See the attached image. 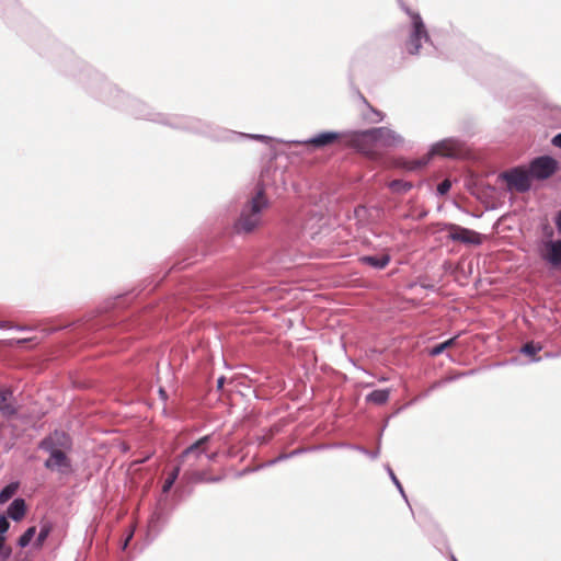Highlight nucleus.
Returning a JSON list of instances; mask_svg holds the SVG:
<instances>
[{
    "mask_svg": "<svg viewBox=\"0 0 561 561\" xmlns=\"http://www.w3.org/2000/svg\"><path fill=\"white\" fill-rule=\"evenodd\" d=\"M79 80L85 85V89L92 96L137 119H145L169 126L173 129L202 135L215 141L255 139L268 142L271 140V137L265 135L238 133L194 116L157 112L145 102L121 91L117 87L108 82L102 73L92 68H85L81 72Z\"/></svg>",
    "mask_w": 561,
    "mask_h": 561,
    "instance_id": "1",
    "label": "nucleus"
},
{
    "mask_svg": "<svg viewBox=\"0 0 561 561\" xmlns=\"http://www.w3.org/2000/svg\"><path fill=\"white\" fill-rule=\"evenodd\" d=\"M285 185L283 172L276 167H265L255 184V193L243 204L239 216L233 221L232 231L238 236H245L254 232L263 225V211L266 210L271 202L266 191L277 187V181Z\"/></svg>",
    "mask_w": 561,
    "mask_h": 561,
    "instance_id": "2",
    "label": "nucleus"
},
{
    "mask_svg": "<svg viewBox=\"0 0 561 561\" xmlns=\"http://www.w3.org/2000/svg\"><path fill=\"white\" fill-rule=\"evenodd\" d=\"M400 8L411 18V31L405 42V48L410 55H417L422 42L431 44L427 28L420 13L412 11L402 0H398Z\"/></svg>",
    "mask_w": 561,
    "mask_h": 561,
    "instance_id": "3",
    "label": "nucleus"
},
{
    "mask_svg": "<svg viewBox=\"0 0 561 561\" xmlns=\"http://www.w3.org/2000/svg\"><path fill=\"white\" fill-rule=\"evenodd\" d=\"M499 179L507 184V191H516L518 193H527L531 190V176L524 165L513 167L499 174Z\"/></svg>",
    "mask_w": 561,
    "mask_h": 561,
    "instance_id": "4",
    "label": "nucleus"
},
{
    "mask_svg": "<svg viewBox=\"0 0 561 561\" xmlns=\"http://www.w3.org/2000/svg\"><path fill=\"white\" fill-rule=\"evenodd\" d=\"M354 138H363L374 144L397 147L403 144V138L388 127H374L354 134Z\"/></svg>",
    "mask_w": 561,
    "mask_h": 561,
    "instance_id": "5",
    "label": "nucleus"
},
{
    "mask_svg": "<svg viewBox=\"0 0 561 561\" xmlns=\"http://www.w3.org/2000/svg\"><path fill=\"white\" fill-rule=\"evenodd\" d=\"M528 171L533 180L545 181L559 169V162L551 156L542 154L530 160Z\"/></svg>",
    "mask_w": 561,
    "mask_h": 561,
    "instance_id": "6",
    "label": "nucleus"
},
{
    "mask_svg": "<svg viewBox=\"0 0 561 561\" xmlns=\"http://www.w3.org/2000/svg\"><path fill=\"white\" fill-rule=\"evenodd\" d=\"M463 142L458 138H445L433 144L428 150L430 156H442L445 158L455 159L461 154Z\"/></svg>",
    "mask_w": 561,
    "mask_h": 561,
    "instance_id": "7",
    "label": "nucleus"
},
{
    "mask_svg": "<svg viewBox=\"0 0 561 561\" xmlns=\"http://www.w3.org/2000/svg\"><path fill=\"white\" fill-rule=\"evenodd\" d=\"M445 229L449 230L448 238L451 241L461 242L465 244H481L480 233L468 228L458 226L456 224H445Z\"/></svg>",
    "mask_w": 561,
    "mask_h": 561,
    "instance_id": "8",
    "label": "nucleus"
},
{
    "mask_svg": "<svg viewBox=\"0 0 561 561\" xmlns=\"http://www.w3.org/2000/svg\"><path fill=\"white\" fill-rule=\"evenodd\" d=\"M44 467L48 470H57L61 474L72 470L71 460L62 449L49 455V458L44 461Z\"/></svg>",
    "mask_w": 561,
    "mask_h": 561,
    "instance_id": "9",
    "label": "nucleus"
},
{
    "mask_svg": "<svg viewBox=\"0 0 561 561\" xmlns=\"http://www.w3.org/2000/svg\"><path fill=\"white\" fill-rule=\"evenodd\" d=\"M170 514L160 505L154 510L148 520V536L153 540L169 522Z\"/></svg>",
    "mask_w": 561,
    "mask_h": 561,
    "instance_id": "10",
    "label": "nucleus"
},
{
    "mask_svg": "<svg viewBox=\"0 0 561 561\" xmlns=\"http://www.w3.org/2000/svg\"><path fill=\"white\" fill-rule=\"evenodd\" d=\"M342 136H343L342 133L327 130V131H321L305 141H297V144L310 145L314 148L321 149V148H324L327 146L334 144Z\"/></svg>",
    "mask_w": 561,
    "mask_h": 561,
    "instance_id": "11",
    "label": "nucleus"
},
{
    "mask_svg": "<svg viewBox=\"0 0 561 561\" xmlns=\"http://www.w3.org/2000/svg\"><path fill=\"white\" fill-rule=\"evenodd\" d=\"M546 254L542 259L554 267H561V240H550L546 243Z\"/></svg>",
    "mask_w": 561,
    "mask_h": 561,
    "instance_id": "12",
    "label": "nucleus"
},
{
    "mask_svg": "<svg viewBox=\"0 0 561 561\" xmlns=\"http://www.w3.org/2000/svg\"><path fill=\"white\" fill-rule=\"evenodd\" d=\"M211 436L205 435L197 439L195 443L186 447L181 455L179 456L180 461L183 463L193 453H196L197 456H203L206 454V450L202 447L210 442Z\"/></svg>",
    "mask_w": 561,
    "mask_h": 561,
    "instance_id": "13",
    "label": "nucleus"
},
{
    "mask_svg": "<svg viewBox=\"0 0 561 561\" xmlns=\"http://www.w3.org/2000/svg\"><path fill=\"white\" fill-rule=\"evenodd\" d=\"M25 512H26V503H25L24 499L16 497L8 506L7 517H10L14 522H19L24 517Z\"/></svg>",
    "mask_w": 561,
    "mask_h": 561,
    "instance_id": "14",
    "label": "nucleus"
},
{
    "mask_svg": "<svg viewBox=\"0 0 561 561\" xmlns=\"http://www.w3.org/2000/svg\"><path fill=\"white\" fill-rule=\"evenodd\" d=\"M390 255L385 253L381 255H364L359 259L360 263L368 265L375 270H383L390 263Z\"/></svg>",
    "mask_w": 561,
    "mask_h": 561,
    "instance_id": "15",
    "label": "nucleus"
},
{
    "mask_svg": "<svg viewBox=\"0 0 561 561\" xmlns=\"http://www.w3.org/2000/svg\"><path fill=\"white\" fill-rule=\"evenodd\" d=\"M432 157L430 156V152H427L425 156H423L422 158H419V159H404L400 162V167L403 168L404 170L407 171H419V170H422L423 168H425L430 161H431Z\"/></svg>",
    "mask_w": 561,
    "mask_h": 561,
    "instance_id": "16",
    "label": "nucleus"
},
{
    "mask_svg": "<svg viewBox=\"0 0 561 561\" xmlns=\"http://www.w3.org/2000/svg\"><path fill=\"white\" fill-rule=\"evenodd\" d=\"M541 350H542L541 343L530 341V342L525 343L520 347L519 352H520V354L528 356L530 363H538L541 360V357H537L536 355Z\"/></svg>",
    "mask_w": 561,
    "mask_h": 561,
    "instance_id": "17",
    "label": "nucleus"
},
{
    "mask_svg": "<svg viewBox=\"0 0 561 561\" xmlns=\"http://www.w3.org/2000/svg\"><path fill=\"white\" fill-rule=\"evenodd\" d=\"M390 397V390L389 389H376L366 394L365 400L368 403H374L376 405H382L385 404Z\"/></svg>",
    "mask_w": 561,
    "mask_h": 561,
    "instance_id": "18",
    "label": "nucleus"
},
{
    "mask_svg": "<svg viewBox=\"0 0 561 561\" xmlns=\"http://www.w3.org/2000/svg\"><path fill=\"white\" fill-rule=\"evenodd\" d=\"M10 397H12L10 389L0 390V412L4 416H12L16 413L15 408L7 402Z\"/></svg>",
    "mask_w": 561,
    "mask_h": 561,
    "instance_id": "19",
    "label": "nucleus"
},
{
    "mask_svg": "<svg viewBox=\"0 0 561 561\" xmlns=\"http://www.w3.org/2000/svg\"><path fill=\"white\" fill-rule=\"evenodd\" d=\"M53 440L57 444L59 448H70L71 438L64 431L55 430L51 434H49Z\"/></svg>",
    "mask_w": 561,
    "mask_h": 561,
    "instance_id": "20",
    "label": "nucleus"
},
{
    "mask_svg": "<svg viewBox=\"0 0 561 561\" xmlns=\"http://www.w3.org/2000/svg\"><path fill=\"white\" fill-rule=\"evenodd\" d=\"M181 472V465H176L173 470L169 473L168 478L164 480L162 485V495H167L170 490L172 489L174 482L179 478V474Z\"/></svg>",
    "mask_w": 561,
    "mask_h": 561,
    "instance_id": "21",
    "label": "nucleus"
},
{
    "mask_svg": "<svg viewBox=\"0 0 561 561\" xmlns=\"http://www.w3.org/2000/svg\"><path fill=\"white\" fill-rule=\"evenodd\" d=\"M51 530H53L51 523H49V522L41 523V528H39V531H38L37 537L35 539V546L36 547H42L44 545L45 540L50 535Z\"/></svg>",
    "mask_w": 561,
    "mask_h": 561,
    "instance_id": "22",
    "label": "nucleus"
},
{
    "mask_svg": "<svg viewBox=\"0 0 561 561\" xmlns=\"http://www.w3.org/2000/svg\"><path fill=\"white\" fill-rule=\"evenodd\" d=\"M412 187H413V185H412V183H411V182L403 181V180H392V181L389 183V188H390L393 193H398V194H405V193H408Z\"/></svg>",
    "mask_w": 561,
    "mask_h": 561,
    "instance_id": "23",
    "label": "nucleus"
},
{
    "mask_svg": "<svg viewBox=\"0 0 561 561\" xmlns=\"http://www.w3.org/2000/svg\"><path fill=\"white\" fill-rule=\"evenodd\" d=\"M18 488V482H11L3 486L0 491V504H4L5 502H8L14 495Z\"/></svg>",
    "mask_w": 561,
    "mask_h": 561,
    "instance_id": "24",
    "label": "nucleus"
},
{
    "mask_svg": "<svg viewBox=\"0 0 561 561\" xmlns=\"http://www.w3.org/2000/svg\"><path fill=\"white\" fill-rule=\"evenodd\" d=\"M36 534V527L31 526L24 530V533L19 537L18 539V546L20 548H25L30 545L32 539L34 538Z\"/></svg>",
    "mask_w": 561,
    "mask_h": 561,
    "instance_id": "25",
    "label": "nucleus"
},
{
    "mask_svg": "<svg viewBox=\"0 0 561 561\" xmlns=\"http://www.w3.org/2000/svg\"><path fill=\"white\" fill-rule=\"evenodd\" d=\"M456 340H457V336H454V337H450V339L446 340L445 342H442V343H438V344L434 345L430 350V355L431 356H438V355H440L446 348L453 346L456 343Z\"/></svg>",
    "mask_w": 561,
    "mask_h": 561,
    "instance_id": "26",
    "label": "nucleus"
},
{
    "mask_svg": "<svg viewBox=\"0 0 561 561\" xmlns=\"http://www.w3.org/2000/svg\"><path fill=\"white\" fill-rule=\"evenodd\" d=\"M38 448L43 451H46L48 453L49 455H51L54 451H58L60 448L57 446V444L53 440L51 436L48 435L46 437H44L39 444H38Z\"/></svg>",
    "mask_w": 561,
    "mask_h": 561,
    "instance_id": "27",
    "label": "nucleus"
},
{
    "mask_svg": "<svg viewBox=\"0 0 561 561\" xmlns=\"http://www.w3.org/2000/svg\"><path fill=\"white\" fill-rule=\"evenodd\" d=\"M364 119L368 123L376 124L383 119V114L367 104V112L364 113Z\"/></svg>",
    "mask_w": 561,
    "mask_h": 561,
    "instance_id": "28",
    "label": "nucleus"
},
{
    "mask_svg": "<svg viewBox=\"0 0 561 561\" xmlns=\"http://www.w3.org/2000/svg\"><path fill=\"white\" fill-rule=\"evenodd\" d=\"M381 436H382V433H380V435L378 437L377 447L375 450H368L367 448H365L360 445H356L355 450L359 451L363 455L368 456L373 460L377 459L380 455Z\"/></svg>",
    "mask_w": 561,
    "mask_h": 561,
    "instance_id": "29",
    "label": "nucleus"
},
{
    "mask_svg": "<svg viewBox=\"0 0 561 561\" xmlns=\"http://www.w3.org/2000/svg\"><path fill=\"white\" fill-rule=\"evenodd\" d=\"M386 470H387L391 481L393 482V484L396 485V488L402 495V497L407 501L408 499H407L405 492L403 490V486L389 465L386 466Z\"/></svg>",
    "mask_w": 561,
    "mask_h": 561,
    "instance_id": "30",
    "label": "nucleus"
},
{
    "mask_svg": "<svg viewBox=\"0 0 561 561\" xmlns=\"http://www.w3.org/2000/svg\"><path fill=\"white\" fill-rule=\"evenodd\" d=\"M451 187V182L449 180H444L440 183H438L436 187V193L439 196H443L449 192Z\"/></svg>",
    "mask_w": 561,
    "mask_h": 561,
    "instance_id": "31",
    "label": "nucleus"
},
{
    "mask_svg": "<svg viewBox=\"0 0 561 561\" xmlns=\"http://www.w3.org/2000/svg\"><path fill=\"white\" fill-rule=\"evenodd\" d=\"M451 380H455V377H449L447 379L437 380V381L433 382L431 385V387L427 389V391L422 397H427L432 391L440 388L444 383H446L447 381H451Z\"/></svg>",
    "mask_w": 561,
    "mask_h": 561,
    "instance_id": "32",
    "label": "nucleus"
},
{
    "mask_svg": "<svg viewBox=\"0 0 561 561\" xmlns=\"http://www.w3.org/2000/svg\"><path fill=\"white\" fill-rule=\"evenodd\" d=\"M10 528V523L8 520L7 515L1 514L0 515V537H5V533Z\"/></svg>",
    "mask_w": 561,
    "mask_h": 561,
    "instance_id": "33",
    "label": "nucleus"
},
{
    "mask_svg": "<svg viewBox=\"0 0 561 561\" xmlns=\"http://www.w3.org/2000/svg\"><path fill=\"white\" fill-rule=\"evenodd\" d=\"M201 457L202 456H197L196 453H193L183 463L180 461L179 458H178V461H179V465H181V467L187 463L190 468H194L196 466V461Z\"/></svg>",
    "mask_w": 561,
    "mask_h": 561,
    "instance_id": "34",
    "label": "nucleus"
},
{
    "mask_svg": "<svg viewBox=\"0 0 561 561\" xmlns=\"http://www.w3.org/2000/svg\"><path fill=\"white\" fill-rule=\"evenodd\" d=\"M331 446H332V449L344 448V449H351V450H355V447H356L355 444L345 443V442L331 443Z\"/></svg>",
    "mask_w": 561,
    "mask_h": 561,
    "instance_id": "35",
    "label": "nucleus"
},
{
    "mask_svg": "<svg viewBox=\"0 0 561 561\" xmlns=\"http://www.w3.org/2000/svg\"><path fill=\"white\" fill-rule=\"evenodd\" d=\"M327 449H332L331 443H329V444H317V445L309 446L310 453L321 451V450H327Z\"/></svg>",
    "mask_w": 561,
    "mask_h": 561,
    "instance_id": "36",
    "label": "nucleus"
},
{
    "mask_svg": "<svg viewBox=\"0 0 561 561\" xmlns=\"http://www.w3.org/2000/svg\"><path fill=\"white\" fill-rule=\"evenodd\" d=\"M427 215H428V210L427 209H421L415 215H411V216L408 215L407 218H412L414 220L421 221L425 217H427Z\"/></svg>",
    "mask_w": 561,
    "mask_h": 561,
    "instance_id": "37",
    "label": "nucleus"
},
{
    "mask_svg": "<svg viewBox=\"0 0 561 561\" xmlns=\"http://www.w3.org/2000/svg\"><path fill=\"white\" fill-rule=\"evenodd\" d=\"M308 453H310L309 446L308 447H299V448H296V449L289 451V456H290V458H294V457H297V456H300L304 454H308Z\"/></svg>",
    "mask_w": 561,
    "mask_h": 561,
    "instance_id": "38",
    "label": "nucleus"
},
{
    "mask_svg": "<svg viewBox=\"0 0 561 561\" xmlns=\"http://www.w3.org/2000/svg\"><path fill=\"white\" fill-rule=\"evenodd\" d=\"M112 324H113V322L110 319H103L100 322L93 324V328L101 329V328H104L106 325H112Z\"/></svg>",
    "mask_w": 561,
    "mask_h": 561,
    "instance_id": "39",
    "label": "nucleus"
},
{
    "mask_svg": "<svg viewBox=\"0 0 561 561\" xmlns=\"http://www.w3.org/2000/svg\"><path fill=\"white\" fill-rule=\"evenodd\" d=\"M554 224L559 233H561V209L556 214Z\"/></svg>",
    "mask_w": 561,
    "mask_h": 561,
    "instance_id": "40",
    "label": "nucleus"
},
{
    "mask_svg": "<svg viewBox=\"0 0 561 561\" xmlns=\"http://www.w3.org/2000/svg\"><path fill=\"white\" fill-rule=\"evenodd\" d=\"M14 0H0V13H3L4 9L13 4Z\"/></svg>",
    "mask_w": 561,
    "mask_h": 561,
    "instance_id": "41",
    "label": "nucleus"
},
{
    "mask_svg": "<svg viewBox=\"0 0 561 561\" xmlns=\"http://www.w3.org/2000/svg\"><path fill=\"white\" fill-rule=\"evenodd\" d=\"M552 145L561 149V133H558L551 140Z\"/></svg>",
    "mask_w": 561,
    "mask_h": 561,
    "instance_id": "42",
    "label": "nucleus"
},
{
    "mask_svg": "<svg viewBox=\"0 0 561 561\" xmlns=\"http://www.w3.org/2000/svg\"><path fill=\"white\" fill-rule=\"evenodd\" d=\"M288 459H291L290 456H289V453H283V454L278 455L276 457L277 463L280 462V461L288 460Z\"/></svg>",
    "mask_w": 561,
    "mask_h": 561,
    "instance_id": "43",
    "label": "nucleus"
},
{
    "mask_svg": "<svg viewBox=\"0 0 561 561\" xmlns=\"http://www.w3.org/2000/svg\"><path fill=\"white\" fill-rule=\"evenodd\" d=\"M198 480L204 481V479H202V478H198ZM205 481L209 482V483H216V482L221 481V477H210V478L205 479Z\"/></svg>",
    "mask_w": 561,
    "mask_h": 561,
    "instance_id": "44",
    "label": "nucleus"
},
{
    "mask_svg": "<svg viewBox=\"0 0 561 561\" xmlns=\"http://www.w3.org/2000/svg\"><path fill=\"white\" fill-rule=\"evenodd\" d=\"M277 463L276 461V457L268 460L267 462H265L264 465L260 466L259 468H265V467H272V466H275Z\"/></svg>",
    "mask_w": 561,
    "mask_h": 561,
    "instance_id": "45",
    "label": "nucleus"
},
{
    "mask_svg": "<svg viewBox=\"0 0 561 561\" xmlns=\"http://www.w3.org/2000/svg\"><path fill=\"white\" fill-rule=\"evenodd\" d=\"M225 381H226V378L224 376H220L218 379H217V389H222L224 385H225Z\"/></svg>",
    "mask_w": 561,
    "mask_h": 561,
    "instance_id": "46",
    "label": "nucleus"
},
{
    "mask_svg": "<svg viewBox=\"0 0 561 561\" xmlns=\"http://www.w3.org/2000/svg\"><path fill=\"white\" fill-rule=\"evenodd\" d=\"M59 329H60V328L43 329V332H44L45 334H51V333H54V332L58 331Z\"/></svg>",
    "mask_w": 561,
    "mask_h": 561,
    "instance_id": "47",
    "label": "nucleus"
},
{
    "mask_svg": "<svg viewBox=\"0 0 561 561\" xmlns=\"http://www.w3.org/2000/svg\"><path fill=\"white\" fill-rule=\"evenodd\" d=\"M10 328L7 321H0V329Z\"/></svg>",
    "mask_w": 561,
    "mask_h": 561,
    "instance_id": "48",
    "label": "nucleus"
},
{
    "mask_svg": "<svg viewBox=\"0 0 561 561\" xmlns=\"http://www.w3.org/2000/svg\"><path fill=\"white\" fill-rule=\"evenodd\" d=\"M134 536V530H130L128 535L126 536L127 541H130Z\"/></svg>",
    "mask_w": 561,
    "mask_h": 561,
    "instance_id": "49",
    "label": "nucleus"
},
{
    "mask_svg": "<svg viewBox=\"0 0 561 561\" xmlns=\"http://www.w3.org/2000/svg\"><path fill=\"white\" fill-rule=\"evenodd\" d=\"M15 329L19 330V331H28V330H31L27 327H15Z\"/></svg>",
    "mask_w": 561,
    "mask_h": 561,
    "instance_id": "50",
    "label": "nucleus"
},
{
    "mask_svg": "<svg viewBox=\"0 0 561 561\" xmlns=\"http://www.w3.org/2000/svg\"><path fill=\"white\" fill-rule=\"evenodd\" d=\"M129 541H127V539L125 538L123 545H122V549L125 550L128 546Z\"/></svg>",
    "mask_w": 561,
    "mask_h": 561,
    "instance_id": "51",
    "label": "nucleus"
},
{
    "mask_svg": "<svg viewBox=\"0 0 561 561\" xmlns=\"http://www.w3.org/2000/svg\"><path fill=\"white\" fill-rule=\"evenodd\" d=\"M129 541H127V539L125 538L123 545H122V549L125 550L128 546Z\"/></svg>",
    "mask_w": 561,
    "mask_h": 561,
    "instance_id": "52",
    "label": "nucleus"
},
{
    "mask_svg": "<svg viewBox=\"0 0 561 561\" xmlns=\"http://www.w3.org/2000/svg\"><path fill=\"white\" fill-rule=\"evenodd\" d=\"M205 455L207 456V458H208L209 460H214V459L216 458V454H215V453H214V454H211V455H207V454H205Z\"/></svg>",
    "mask_w": 561,
    "mask_h": 561,
    "instance_id": "53",
    "label": "nucleus"
},
{
    "mask_svg": "<svg viewBox=\"0 0 561 561\" xmlns=\"http://www.w3.org/2000/svg\"><path fill=\"white\" fill-rule=\"evenodd\" d=\"M27 341H28V340H26V339H20V340H18V343H19V344H23V343H26Z\"/></svg>",
    "mask_w": 561,
    "mask_h": 561,
    "instance_id": "54",
    "label": "nucleus"
},
{
    "mask_svg": "<svg viewBox=\"0 0 561 561\" xmlns=\"http://www.w3.org/2000/svg\"><path fill=\"white\" fill-rule=\"evenodd\" d=\"M159 392H160V396H164L165 394V391L162 388H160Z\"/></svg>",
    "mask_w": 561,
    "mask_h": 561,
    "instance_id": "55",
    "label": "nucleus"
},
{
    "mask_svg": "<svg viewBox=\"0 0 561 561\" xmlns=\"http://www.w3.org/2000/svg\"><path fill=\"white\" fill-rule=\"evenodd\" d=\"M450 559H451V561H458V560L455 558V556H453V554H451V558H450Z\"/></svg>",
    "mask_w": 561,
    "mask_h": 561,
    "instance_id": "56",
    "label": "nucleus"
},
{
    "mask_svg": "<svg viewBox=\"0 0 561 561\" xmlns=\"http://www.w3.org/2000/svg\"><path fill=\"white\" fill-rule=\"evenodd\" d=\"M188 264H190V263H187V265H188ZM185 266H186V264H185L184 266H179L178 268H179V270H182V268H184Z\"/></svg>",
    "mask_w": 561,
    "mask_h": 561,
    "instance_id": "57",
    "label": "nucleus"
}]
</instances>
